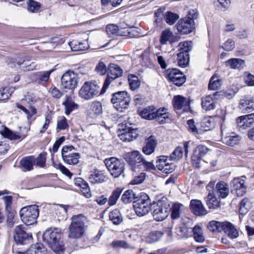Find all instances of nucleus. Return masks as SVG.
I'll use <instances>...</instances> for the list:
<instances>
[{
  "instance_id": "nucleus-1",
  "label": "nucleus",
  "mask_w": 254,
  "mask_h": 254,
  "mask_svg": "<svg viewBox=\"0 0 254 254\" xmlns=\"http://www.w3.org/2000/svg\"><path fill=\"white\" fill-rule=\"evenodd\" d=\"M86 222V218L81 214L73 216L68 228V237L78 239L83 237L87 227Z\"/></svg>"
},
{
  "instance_id": "nucleus-2",
  "label": "nucleus",
  "mask_w": 254,
  "mask_h": 254,
  "mask_svg": "<svg viewBox=\"0 0 254 254\" xmlns=\"http://www.w3.org/2000/svg\"><path fill=\"white\" fill-rule=\"evenodd\" d=\"M171 211L170 203L166 197H162L157 201L153 212V216L156 221L165 220Z\"/></svg>"
},
{
  "instance_id": "nucleus-3",
  "label": "nucleus",
  "mask_w": 254,
  "mask_h": 254,
  "mask_svg": "<svg viewBox=\"0 0 254 254\" xmlns=\"http://www.w3.org/2000/svg\"><path fill=\"white\" fill-rule=\"evenodd\" d=\"M19 213L22 221L26 225H31L36 222L39 210L37 205H31L22 207Z\"/></svg>"
},
{
  "instance_id": "nucleus-4",
  "label": "nucleus",
  "mask_w": 254,
  "mask_h": 254,
  "mask_svg": "<svg viewBox=\"0 0 254 254\" xmlns=\"http://www.w3.org/2000/svg\"><path fill=\"white\" fill-rule=\"evenodd\" d=\"M130 98L126 91H119L112 95L111 102L116 110L120 112L128 108Z\"/></svg>"
},
{
  "instance_id": "nucleus-5",
  "label": "nucleus",
  "mask_w": 254,
  "mask_h": 254,
  "mask_svg": "<svg viewBox=\"0 0 254 254\" xmlns=\"http://www.w3.org/2000/svg\"><path fill=\"white\" fill-rule=\"evenodd\" d=\"M100 86L96 81H86L79 90V95L85 100H90L98 94Z\"/></svg>"
},
{
  "instance_id": "nucleus-6",
  "label": "nucleus",
  "mask_w": 254,
  "mask_h": 254,
  "mask_svg": "<svg viewBox=\"0 0 254 254\" xmlns=\"http://www.w3.org/2000/svg\"><path fill=\"white\" fill-rule=\"evenodd\" d=\"M105 164L111 175L115 178L119 177L125 169V163L121 160L115 157L106 159Z\"/></svg>"
},
{
  "instance_id": "nucleus-7",
  "label": "nucleus",
  "mask_w": 254,
  "mask_h": 254,
  "mask_svg": "<svg viewBox=\"0 0 254 254\" xmlns=\"http://www.w3.org/2000/svg\"><path fill=\"white\" fill-rule=\"evenodd\" d=\"M78 79V75L76 73L72 71H67L61 77V86L64 89L73 90L77 86Z\"/></svg>"
},
{
  "instance_id": "nucleus-8",
  "label": "nucleus",
  "mask_w": 254,
  "mask_h": 254,
  "mask_svg": "<svg viewBox=\"0 0 254 254\" xmlns=\"http://www.w3.org/2000/svg\"><path fill=\"white\" fill-rule=\"evenodd\" d=\"M74 149L72 146H64L62 150V156L64 162L69 165H74L79 162L80 154L79 153L72 152Z\"/></svg>"
},
{
  "instance_id": "nucleus-9",
  "label": "nucleus",
  "mask_w": 254,
  "mask_h": 254,
  "mask_svg": "<svg viewBox=\"0 0 254 254\" xmlns=\"http://www.w3.org/2000/svg\"><path fill=\"white\" fill-rule=\"evenodd\" d=\"M244 178L246 179V177L243 176L241 177L235 178L231 181L232 192L237 196H242L247 191V186Z\"/></svg>"
},
{
  "instance_id": "nucleus-10",
  "label": "nucleus",
  "mask_w": 254,
  "mask_h": 254,
  "mask_svg": "<svg viewBox=\"0 0 254 254\" xmlns=\"http://www.w3.org/2000/svg\"><path fill=\"white\" fill-rule=\"evenodd\" d=\"M146 199H141L134 202V211L139 217L143 216L148 213L151 210V201L148 197Z\"/></svg>"
},
{
  "instance_id": "nucleus-11",
  "label": "nucleus",
  "mask_w": 254,
  "mask_h": 254,
  "mask_svg": "<svg viewBox=\"0 0 254 254\" xmlns=\"http://www.w3.org/2000/svg\"><path fill=\"white\" fill-rule=\"evenodd\" d=\"M144 158L138 151H133L127 155L126 160L132 171L136 170L142 165Z\"/></svg>"
},
{
  "instance_id": "nucleus-12",
  "label": "nucleus",
  "mask_w": 254,
  "mask_h": 254,
  "mask_svg": "<svg viewBox=\"0 0 254 254\" xmlns=\"http://www.w3.org/2000/svg\"><path fill=\"white\" fill-rule=\"evenodd\" d=\"M167 76L169 81L178 86H181L186 81L184 73L177 68L168 69Z\"/></svg>"
},
{
  "instance_id": "nucleus-13",
  "label": "nucleus",
  "mask_w": 254,
  "mask_h": 254,
  "mask_svg": "<svg viewBox=\"0 0 254 254\" xmlns=\"http://www.w3.org/2000/svg\"><path fill=\"white\" fill-rule=\"evenodd\" d=\"M170 159L166 156H160L156 161V167L164 173H171L174 170V165L173 163H170Z\"/></svg>"
},
{
  "instance_id": "nucleus-14",
  "label": "nucleus",
  "mask_w": 254,
  "mask_h": 254,
  "mask_svg": "<svg viewBox=\"0 0 254 254\" xmlns=\"http://www.w3.org/2000/svg\"><path fill=\"white\" fill-rule=\"evenodd\" d=\"M61 233L58 228H49L43 234V240L48 245L61 239Z\"/></svg>"
},
{
  "instance_id": "nucleus-15",
  "label": "nucleus",
  "mask_w": 254,
  "mask_h": 254,
  "mask_svg": "<svg viewBox=\"0 0 254 254\" xmlns=\"http://www.w3.org/2000/svg\"><path fill=\"white\" fill-rule=\"evenodd\" d=\"M194 22L188 18H183L177 24V28L179 32L182 34H188L194 28Z\"/></svg>"
},
{
  "instance_id": "nucleus-16",
  "label": "nucleus",
  "mask_w": 254,
  "mask_h": 254,
  "mask_svg": "<svg viewBox=\"0 0 254 254\" xmlns=\"http://www.w3.org/2000/svg\"><path fill=\"white\" fill-rule=\"evenodd\" d=\"M137 129L132 128L131 127H126L120 130L118 136L123 141L129 142L136 138L138 136Z\"/></svg>"
},
{
  "instance_id": "nucleus-17",
  "label": "nucleus",
  "mask_w": 254,
  "mask_h": 254,
  "mask_svg": "<svg viewBox=\"0 0 254 254\" xmlns=\"http://www.w3.org/2000/svg\"><path fill=\"white\" fill-rule=\"evenodd\" d=\"M208 149L205 146L198 145L193 151L191 157V161L193 165L196 168H199L201 158L207 152Z\"/></svg>"
},
{
  "instance_id": "nucleus-18",
  "label": "nucleus",
  "mask_w": 254,
  "mask_h": 254,
  "mask_svg": "<svg viewBox=\"0 0 254 254\" xmlns=\"http://www.w3.org/2000/svg\"><path fill=\"white\" fill-rule=\"evenodd\" d=\"M237 123L240 129H246L254 126V113L238 117Z\"/></svg>"
},
{
  "instance_id": "nucleus-19",
  "label": "nucleus",
  "mask_w": 254,
  "mask_h": 254,
  "mask_svg": "<svg viewBox=\"0 0 254 254\" xmlns=\"http://www.w3.org/2000/svg\"><path fill=\"white\" fill-rule=\"evenodd\" d=\"M173 105L176 110L188 112L190 110V104L187 99L181 95L175 96L173 98Z\"/></svg>"
},
{
  "instance_id": "nucleus-20",
  "label": "nucleus",
  "mask_w": 254,
  "mask_h": 254,
  "mask_svg": "<svg viewBox=\"0 0 254 254\" xmlns=\"http://www.w3.org/2000/svg\"><path fill=\"white\" fill-rule=\"evenodd\" d=\"M191 211L197 216H203L207 213V211L204 207L200 200L192 199L190 202Z\"/></svg>"
},
{
  "instance_id": "nucleus-21",
  "label": "nucleus",
  "mask_w": 254,
  "mask_h": 254,
  "mask_svg": "<svg viewBox=\"0 0 254 254\" xmlns=\"http://www.w3.org/2000/svg\"><path fill=\"white\" fill-rule=\"evenodd\" d=\"M215 96L216 93L201 98V106L203 110L208 111L215 108L216 104Z\"/></svg>"
},
{
  "instance_id": "nucleus-22",
  "label": "nucleus",
  "mask_w": 254,
  "mask_h": 254,
  "mask_svg": "<svg viewBox=\"0 0 254 254\" xmlns=\"http://www.w3.org/2000/svg\"><path fill=\"white\" fill-rule=\"evenodd\" d=\"M31 235L27 234L22 226L18 225L14 229V239L17 243L22 244L25 240L31 238Z\"/></svg>"
},
{
  "instance_id": "nucleus-23",
  "label": "nucleus",
  "mask_w": 254,
  "mask_h": 254,
  "mask_svg": "<svg viewBox=\"0 0 254 254\" xmlns=\"http://www.w3.org/2000/svg\"><path fill=\"white\" fill-rule=\"evenodd\" d=\"M0 133L11 140H22L27 136L26 134H22L19 132H13L3 126H1Z\"/></svg>"
},
{
  "instance_id": "nucleus-24",
  "label": "nucleus",
  "mask_w": 254,
  "mask_h": 254,
  "mask_svg": "<svg viewBox=\"0 0 254 254\" xmlns=\"http://www.w3.org/2000/svg\"><path fill=\"white\" fill-rule=\"evenodd\" d=\"M189 143L190 142H186L184 144V147H177L171 154L170 157L172 160L177 161L182 158L184 151L185 155L187 157L189 152Z\"/></svg>"
},
{
  "instance_id": "nucleus-25",
  "label": "nucleus",
  "mask_w": 254,
  "mask_h": 254,
  "mask_svg": "<svg viewBox=\"0 0 254 254\" xmlns=\"http://www.w3.org/2000/svg\"><path fill=\"white\" fill-rule=\"evenodd\" d=\"M157 144L155 136L151 135L146 140L145 145L142 148L143 152L147 155L151 154L154 152Z\"/></svg>"
},
{
  "instance_id": "nucleus-26",
  "label": "nucleus",
  "mask_w": 254,
  "mask_h": 254,
  "mask_svg": "<svg viewBox=\"0 0 254 254\" xmlns=\"http://www.w3.org/2000/svg\"><path fill=\"white\" fill-rule=\"evenodd\" d=\"M221 129L222 132V140L224 144L233 146L239 142L240 140V136L239 135L232 133L229 136H224L225 128L223 126H221Z\"/></svg>"
},
{
  "instance_id": "nucleus-27",
  "label": "nucleus",
  "mask_w": 254,
  "mask_h": 254,
  "mask_svg": "<svg viewBox=\"0 0 254 254\" xmlns=\"http://www.w3.org/2000/svg\"><path fill=\"white\" fill-rule=\"evenodd\" d=\"M154 119L160 124H163L170 119V114L166 108H160L155 109Z\"/></svg>"
},
{
  "instance_id": "nucleus-28",
  "label": "nucleus",
  "mask_w": 254,
  "mask_h": 254,
  "mask_svg": "<svg viewBox=\"0 0 254 254\" xmlns=\"http://www.w3.org/2000/svg\"><path fill=\"white\" fill-rule=\"evenodd\" d=\"M15 106L26 115L28 120H30L32 116L37 113V110L34 107L30 105H24V100H22L21 104L16 103Z\"/></svg>"
},
{
  "instance_id": "nucleus-29",
  "label": "nucleus",
  "mask_w": 254,
  "mask_h": 254,
  "mask_svg": "<svg viewBox=\"0 0 254 254\" xmlns=\"http://www.w3.org/2000/svg\"><path fill=\"white\" fill-rule=\"evenodd\" d=\"M215 193L220 198H226L229 193V189L227 183L224 182L218 183L216 186Z\"/></svg>"
},
{
  "instance_id": "nucleus-30",
  "label": "nucleus",
  "mask_w": 254,
  "mask_h": 254,
  "mask_svg": "<svg viewBox=\"0 0 254 254\" xmlns=\"http://www.w3.org/2000/svg\"><path fill=\"white\" fill-rule=\"evenodd\" d=\"M119 35L134 37L137 36L136 30L133 27H128L125 23H121L119 26Z\"/></svg>"
},
{
  "instance_id": "nucleus-31",
  "label": "nucleus",
  "mask_w": 254,
  "mask_h": 254,
  "mask_svg": "<svg viewBox=\"0 0 254 254\" xmlns=\"http://www.w3.org/2000/svg\"><path fill=\"white\" fill-rule=\"evenodd\" d=\"M19 163L24 171H30L33 169L35 165V157L33 156L23 157Z\"/></svg>"
},
{
  "instance_id": "nucleus-32",
  "label": "nucleus",
  "mask_w": 254,
  "mask_h": 254,
  "mask_svg": "<svg viewBox=\"0 0 254 254\" xmlns=\"http://www.w3.org/2000/svg\"><path fill=\"white\" fill-rule=\"evenodd\" d=\"M89 181L93 184L102 183L105 181L106 177L99 170L91 172L88 177Z\"/></svg>"
},
{
  "instance_id": "nucleus-33",
  "label": "nucleus",
  "mask_w": 254,
  "mask_h": 254,
  "mask_svg": "<svg viewBox=\"0 0 254 254\" xmlns=\"http://www.w3.org/2000/svg\"><path fill=\"white\" fill-rule=\"evenodd\" d=\"M226 66L232 69H241L245 66V62L243 60L238 58H233L227 60L225 62Z\"/></svg>"
},
{
  "instance_id": "nucleus-34",
  "label": "nucleus",
  "mask_w": 254,
  "mask_h": 254,
  "mask_svg": "<svg viewBox=\"0 0 254 254\" xmlns=\"http://www.w3.org/2000/svg\"><path fill=\"white\" fill-rule=\"evenodd\" d=\"M62 105L64 106L65 114L68 115L75 109L78 108V105L75 103L71 97H66L65 101L63 102Z\"/></svg>"
},
{
  "instance_id": "nucleus-35",
  "label": "nucleus",
  "mask_w": 254,
  "mask_h": 254,
  "mask_svg": "<svg viewBox=\"0 0 254 254\" xmlns=\"http://www.w3.org/2000/svg\"><path fill=\"white\" fill-rule=\"evenodd\" d=\"M223 231L232 239L236 238L239 236L237 230L233 224L229 222L226 221L224 223Z\"/></svg>"
},
{
  "instance_id": "nucleus-36",
  "label": "nucleus",
  "mask_w": 254,
  "mask_h": 254,
  "mask_svg": "<svg viewBox=\"0 0 254 254\" xmlns=\"http://www.w3.org/2000/svg\"><path fill=\"white\" fill-rule=\"evenodd\" d=\"M47 250L45 247L41 244H36L31 246L23 254H46Z\"/></svg>"
},
{
  "instance_id": "nucleus-37",
  "label": "nucleus",
  "mask_w": 254,
  "mask_h": 254,
  "mask_svg": "<svg viewBox=\"0 0 254 254\" xmlns=\"http://www.w3.org/2000/svg\"><path fill=\"white\" fill-rule=\"evenodd\" d=\"M174 35L173 32L169 29L163 30L161 34L160 42L162 45H165L168 42H174Z\"/></svg>"
},
{
  "instance_id": "nucleus-38",
  "label": "nucleus",
  "mask_w": 254,
  "mask_h": 254,
  "mask_svg": "<svg viewBox=\"0 0 254 254\" xmlns=\"http://www.w3.org/2000/svg\"><path fill=\"white\" fill-rule=\"evenodd\" d=\"M206 204L209 209H215L220 206V201L213 193H209L206 199Z\"/></svg>"
},
{
  "instance_id": "nucleus-39",
  "label": "nucleus",
  "mask_w": 254,
  "mask_h": 254,
  "mask_svg": "<svg viewBox=\"0 0 254 254\" xmlns=\"http://www.w3.org/2000/svg\"><path fill=\"white\" fill-rule=\"evenodd\" d=\"M72 51H83L88 48V45L86 42H80L77 40H73L68 43Z\"/></svg>"
},
{
  "instance_id": "nucleus-40",
  "label": "nucleus",
  "mask_w": 254,
  "mask_h": 254,
  "mask_svg": "<svg viewBox=\"0 0 254 254\" xmlns=\"http://www.w3.org/2000/svg\"><path fill=\"white\" fill-rule=\"evenodd\" d=\"M109 73L112 79H116L121 76L123 73L122 69L115 64H111L109 66Z\"/></svg>"
},
{
  "instance_id": "nucleus-41",
  "label": "nucleus",
  "mask_w": 254,
  "mask_h": 254,
  "mask_svg": "<svg viewBox=\"0 0 254 254\" xmlns=\"http://www.w3.org/2000/svg\"><path fill=\"white\" fill-rule=\"evenodd\" d=\"M155 108L154 106H148L142 110L140 113V116L145 119L151 120L154 119Z\"/></svg>"
},
{
  "instance_id": "nucleus-42",
  "label": "nucleus",
  "mask_w": 254,
  "mask_h": 254,
  "mask_svg": "<svg viewBox=\"0 0 254 254\" xmlns=\"http://www.w3.org/2000/svg\"><path fill=\"white\" fill-rule=\"evenodd\" d=\"M48 246L54 252L58 254H63L65 250L64 246L61 239Z\"/></svg>"
},
{
  "instance_id": "nucleus-43",
  "label": "nucleus",
  "mask_w": 254,
  "mask_h": 254,
  "mask_svg": "<svg viewBox=\"0 0 254 254\" xmlns=\"http://www.w3.org/2000/svg\"><path fill=\"white\" fill-rule=\"evenodd\" d=\"M177 62L179 66L186 67L189 63V55L187 53H179L177 54Z\"/></svg>"
},
{
  "instance_id": "nucleus-44",
  "label": "nucleus",
  "mask_w": 254,
  "mask_h": 254,
  "mask_svg": "<svg viewBox=\"0 0 254 254\" xmlns=\"http://www.w3.org/2000/svg\"><path fill=\"white\" fill-rule=\"evenodd\" d=\"M110 220L116 225H119L123 221V217L118 209H115L109 214Z\"/></svg>"
},
{
  "instance_id": "nucleus-45",
  "label": "nucleus",
  "mask_w": 254,
  "mask_h": 254,
  "mask_svg": "<svg viewBox=\"0 0 254 254\" xmlns=\"http://www.w3.org/2000/svg\"><path fill=\"white\" fill-rule=\"evenodd\" d=\"M224 223L217 221H211L208 225L209 230L213 232H220L223 231Z\"/></svg>"
},
{
  "instance_id": "nucleus-46",
  "label": "nucleus",
  "mask_w": 254,
  "mask_h": 254,
  "mask_svg": "<svg viewBox=\"0 0 254 254\" xmlns=\"http://www.w3.org/2000/svg\"><path fill=\"white\" fill-rule=\"evenodd\" d=\"M192 233L194 240L199 243H202L205 240L204 236L203 234V231L202 228L198 226H195L192 230Z\"/></svg>"
},
{
  "instance_id": "nucleus-47",
  "label": "nucleus",
  "mask_w": 254,
  "mask_h": 254,
  "mask_svg": "<svg viewBox=\"0 0 254 254\" xmlns=\"http://www.w3.org/2000/svg\"><path fill=\"white\" fill-rule=\"evenodd\" d=\"M41 4L39 2L34 0H27V9L29 12L37 13L40 11Z\"/></svg>"
},
{
  "instance_id": "nucleus-48",
  "label": "nucleus",
  "mask_w": 254,
  "mask_h": 254,
  "mask_svg": "<svg viewBox=\"0 0 254 254\" xmlns=\"http://www.w3.org/2000/svg\"><path fill=\"white\" fill-rule=\"evenodd\" d=\"M141 64L143 66L148 67L153 66V64L150 58V53L148 51H144L141 56Z\"/></svg>"
},
{
  "instance_id": "nucleus-49",
  "label": "nucleus",
  "mask_w": 254,
  "mask_h": 254,
  "mask_svg": "<svg viewBox=\"0 0 254 254\" xmlns=\"http://www.w3.org/2000/svg\"><path fill=\"white\" fill-rule=\"evenodd\" d=\"M160 231H153L149 233L145 237V241L148 243H152L158 241L162 236Z\"/></svg>"
},
{
  "instance_id": "nucleus-50",
  "label": "nucleus",
  "mask_w": 254,
  "mask_h": 254,
  "mask_svg": "<svg viewBox=\"0 0 254 254\" xmlns=\"http://www.w3.org/2000/svg\"><path fill=\"white\" fill-rule=\"evenodd\" d=\"M171 216L174 219L180 217V213L184 209V206L180 203H174L172 207Z\"/></svg>"
},
{
  "instance_id": "nucleus-51",
  "label": "nucleus",
  "mask_w": 254,
  "mask_h": 254,
  "mask_svg": "<svg viewBox=\"0 0 254 254\" xmlns=\"http://www.w3.org/2000/svg\"><path fill=\"white\" fill-rule=\"evenodd\" d=\"M111 245L113 248L115 249L123 248L125 249L131 250H133L135 249L134 247L130 245L126 241L123 240L114 241L112 242Z\"/></svg>"
},
{
  "instance_id": "nucleus-52",
  "label": "nucleus",
  "mask_w": 254,
  "mask_h": 254,
  "mask_svg": "<svg viewBox=\"0 0 254 254\" xmlns=\"http://www.w3.org/2000/svg\"><path fill=\"white\" fill-rule=\"evenodd\" d=\"M179 18V16L177 14L171 11L166 12L164 15L165 21L170 25H173Z\"/></svg>"
},
{
  "instance_id": "nucleus-53",
  "label": "nucleus",
  "mask_w": 254,
  "mask_h": 254,
  "mask_svg": "<svg viewBox=\"0 0 254 254\" xmlns=\"http://www.w3.org/2000/svg\"><path fill=\"white\" fill-rule=\"evenodd\" d=\"M241 108L245 107L248 112L254 110V101L253 99H242L239 103Z\"/></svg>"
},
{
  "instance_id": "nucleus-54",
  "label": "nucleus",
  "mask_w": 254,
  "mask_h": 254,
  "mask_svg": "<svg viewBox=\"0 0 254 254\" xmlns=\"http://www.w3.org/2000/svg\"><path fill=\"white\" fill-rule=\"evenodd\" d=\"M102 113V104L98 101L92 103L90 106V114L95 116L101 114Z\"/></svg>"
},
{
  "instance_id": "nucleus-55",
  "label": "nucleus",
  "mask_w": 254,
  "mask_h": 254,
  "mask_svg": "<svg viewBox=\"0 0 254 254\" xmlns=\"http://www.w3.org/2000/svg\"><path fill=\"white\" fill-rule=\"evenodd\" d=\"M221 86V81L218 77L214 75L211 78L209 85L208 88L210 90H215L218 89Z\"/></svg>"
},
{
  "instance_id": "nucleus-56",
  "label": "nucleus",
  "mask_w": 254,
  "mask_h": 254,
  "mask_svg": "<svg viewBox=\"0 0 254 254\" xmlns=\"http://www.w3.org/2000/svg\"><path fill=\"white\" fill-rule=\"evenodd\" d=\"M135 197V193L132 190H126L122 196V200L125 203H129L132 202Z\"/></svg>"
},
{
  "instance_id": "nucleus-57",
  "label": "nucleus",
  "mask_w": 254,
  "mask_h": 254,
  "mask_svg": "<svg viewBox=\"0 0 254 254\" xmlns=\"http://www.w3.org/2000/svg\"><path fill=\"white\" fill-rule=\"evenodd\" d=\"M192 229L187 226H183L180 227L178 232H176L179 238H188L192 234Z\"/></svg>"
},
{
  "instance_id": "nucleus-58",
  "label": "nucleus",
  "mask_w": 254,
  "mask_h": 254,
  "mask_svg": "<svg viewBox=\"0 0 254 254\" xmlns=\"http://www.w3.org/2000/svg\"><path fill=\"white\" fill-rule=\"evenodd\" d=\"M192 47V43L190 41L181 42L179 45V53H187L189 54V52L191 50Z\"/></svg>"
},
{
  "instance_id": "nucleus-59",
  "label": "nucleus",
  "mask_w": 254,
  "mask_h": 254,
  "mask_svg": "<svg viewBox=\"0 0 254 254\" xmlns=\"http://www.w3.org/2000/svg\"><path fill=\"white\" fill-rule=\"evenodd\" d=\"M69 126L67 123L66 119L64 117H60L57 121V129L58 130L67 129Z\"/></svg>"
},
{
  "instance_id": "nucleus-60",
  "label": "nucleus",
  "mask_w": 254,
  "mask_h": 254,
  "mask_svg": "<svg viewBox=\"0 0 254 254\" xmlns=\"http://www.w3.org/2000/svg\"><path fill=\"white\" fill-rule=\"evenodd\" d=\"M122 191L120 189H118L113 191L112 195L109 198L108 203L110 206L114 205L117 202V200L119 198Z\"/></svg>"
},
{
  "instance_id": "nucleus-61",
  "label": "nucleus",
  "mask_w": 254,
  "mask_h": 254,
  "mask_svg": "<svg viewBox=\"0 0 254 254\" xmlns=\"http://www.w3.org/2000/svg\"><path fill=\"white\" fill-rule=\"evenodd\" d=\"M251 203L250 200L248 198H244L240 204V212L241 214L246 213L250 209Z\"/></svg>"
},
{
  "instance_id": "nucleus-62",
  "label": "nucleus",
  "mask_w": 254,
  "mask_h": 254,
  "mask_svg": "<svg viewBox=\"0 0 254 254\" xmlns=\"http://www.w3.org/2000/svg\"><path fill=\"white\" fill-rule=\"evenodd\" d=\"M119 27L115 24H109L106 27V31L107 34L111 37L114 34L119 35Z\"/></svg>"
},
{
  "instance_id": "nucleus-63",
  "label": "nucleus",
  "mask_w": 254,
  "mask_h": 254,
  "mask_svg": "<svg viewBox=\"0 0 254 254\" xmlns=\"http://www.w3.org/2000/svg\"><path fill=\"white\" fill-rule=\"evenodd\" d=\"M128 82L130 88L132 90L136 89L140 85V81L137 77L131 76L128 78Z\"/></svg>"
},
{
  "instance_id": "nucleus-64",
  "label": "nucleus",
  "mask_w": 254,
  "mask_h": 254,
  "mask_svg": "<svg viewBox=\"0 0 254 254\" xmlns=\"http://www.w3.org/2000/svg\"><path fill=\"white\" fill-rule=\"evenodd\" d=\"M54 69L50 70L45 71L43 72L37 73V76H38L40 81H47L49 78L50 74L53 72Z\"/></svg>"
}]
</instances>
